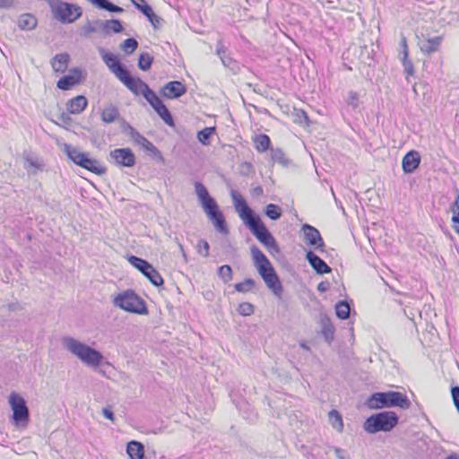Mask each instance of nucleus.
<instances>
[{
	"mask_svg": "<svg viewBox=\"0 0 459 459\" xmlns=\"http://www.w3.org/2000/svg\"><path fill=\"white\" fill-rule=\"evenodd\" d=\"M126 131L130 135L131 139L137 144L145 147L146 149H149L150 147H152V143L147 140L143 135H142L139 132H137L134 127H132L130 125H126Z\"/></svg>",
	"mask_w": 459,
	"mask_h": 459,
	"instance_id": "nucleus-25",
	"label": "nucleus"
},
{
	"mask_svg": "<svg viewBox=\"0 0 459 459\" xmlns=\"http://www.w3.org/2000/svg\"><path fill=\"white\" fill-rule=\"evenodd\" d=\"M214 132H215V127H213V126L205 127L197 133V139L202 144L209 145L210 138Z\"/></svg>",
	"mask_w": 459,
	"mask_h": 459,
	"instance_id": "nucleus-36",
	"label": "nucleus"
},
{
	"mask_svg": "<svg viewBox=\"0 0 459 459\" xmlns=\"http://www.w3.org/2000/svg\"><path fill=\"white\" fill-rule=\"evenodd\" d=\"M65 152L75 164L96 175L106 172V168L96 159L91 158L87 152H82L71 145H65Z\"/></svg>",
	"mask_w": 459,
	"mask_h": 459,
	"instance_id": "nucleus-5",
	"label": "nucleus"
},
{
	"mask_svg": "<svg viewBox=\"0 0 459 459\" xmlns=\"http://www.w3.org/2000/svg\"><path fill=\"white\" fill-rule=\"evenodd\" d=\"M144 99L148 101L150 105L155 104L157 100L160 99L156 93L149 88V86L146 87L143 93L142 94Z\"/></svg>",
	"mask_w": 459,
	"mask_h": 459,
	"instance_id": "nucleus-50",
	"label": "nucleus"
},
{
	"mask_svg": "<svg viewBox=\"0 0 459 459\" xmlns=\"http://www.w3.org/2000/svg\"><path fill=\"white\" fill-rule=\"evenodd\" d=\"M247 226L255 236V238L268 248L271 254L273 252H279V248L274 238L269 232L264 224L261 221L259 217H256L253 221H249Z\"/></svg>",
	"mask_w": 459,
	"mask_h": 459,
	"instance_id": "nucleus-8",
	"label": "nucleus"
},
{
	"mask_svg": "<svg viewBox=\"0 0 459 459\" xmlns=\"http://www.w3.org/2000/svg\"><path fill=\"white\" fill-rule=\"evenodd\" d=\"M126 453L129 459H143L144 455L143 446L137 441H130L127 444Z\"/></svg>",
	"mask_w": 459,
	"mask_h": 459,
	"instance_id": "nucleus-26",
	"label": "nucleus"
},
{
	"mask_svg": "<svg viewBox=\"0 0 459 459\" xmlns=\"http://www.w3.org/2000/svg\"><path fill=\"white\" fill-rule=\"evenodd\" d=\"M442 41V37L437 36L434 38H423L420 42V48L425 55H429L438 50Z\"/></svg>",
	"mask_w": 459,
	"mask_h": 459,
	"instance_id": "nucleus-19",
	"label": "nucleus"
},
{
	"mask_svg": "<svg viewBox=\"0 0 459 459\" xmlns=\"http://www.w3.org/2000/svg\"><path fill=\"white\" fill-rule=\"evenodd\" d=\"M129 263L137 268L154 286L163 284V279L155 268L147 261L134 255L128 258Z\"/></svg>",
	"mask_w": 459,
	"mask_h": 459,
	"instance_id": "nucleus-10",
	"label": "nucleus"
},
{
	"mask_svg": "<svg viewBox=\"0 0 459 459\" xmlns=\"http://www.w3.org/2000/svg\"><path fill=\"white\" fill-rule=\"evenodd\" d=\"M70 56L67 53H60L56 55L52 61L51 66L56 73H64L68 66Z\"/></svg>",
	"mask_w": 459,
	"mask_h": 459,
	"instance_id": "nucleus-21",
	"label": "nucleus"
},
{
	"mask_svg": "<svg viewBox=\"0 0 459 459\" xmlns=\"http://www.w3.org/2000/svg\"><path fill=\"white\" fill-rule=\"evenodd\" d=\"M329 421L332 427L338 431H342L343 423L342 419L340 413L336 410H332L328 413Z\"/></svg>",
	"mask_w": 459,
	"mask_h": 459,
	"instance_id": "nucleus-34",
	"label": "nucleus"
},
{
	"mask_svg": "<svg viewBox=\"0 0 459 459\" xmlns=\"http://www.w3.org/2000/svg\"><path fill=\"white\" fill-rule=\"evenodd\" d=\"M110 159L117 165L133 167L135 163V157L128 148L116 149L110 152Z\"/></svg>",
	"mask_w": 459,
	"mask_h": 459,
	"instance_id": "nucleus-13",
	"label": "nucleus"
},
{
	"mask_svg": "<svg viewBox=\"0 0 459 459\" xmlns=\"http://www.w3.org/2000/svg\"><path fill=\"white\" fill-rule=\"evenodd\" d=\"M96 25L100 28V30L108 34L109 32L119 33L123 30V26L118 20L110 21H96Z\"/></svg>",
	"mask_w": 459,
	"mask_h": 459,
	"instance_id": "nucleus-22",
	"label": "nucleus"
},
{
	"mask_svg": "<svg viewBox=\"0 0 459 459\" xmlns=\"http://www.w3.org/2000/svg\"><path fill=\"white\" fill-rule=\"evenodd\" d=\"M195 195L198 198V201L205 199L206 197L211 196L206 189L205 186L200 182L195 183Z\"/></svg>",
	"mask_w": 459,
	"mask_h": 459,
	"instance_id": "nucleus-45",
	"label": "nucleus"
},
{
	"mask_svg": "<svg viewBox=\"0 0 459 459\" xmlns=\"http://www.w3.org/2000/svg\"><path fill=\"white\" fill-rule=\"evenodd\" d=\"M178 245L179 251L181 252L182 255H183L184 257H186V253H185V250H184V248H183V246H182L180 243H178Z\"/></svg>",
	"mask_w": 459,
	"mask_h": 459,
	"instance_id": "nucleus-63",
	"label": "nucleus"
},
{
	"mask_svg": "<svg viewBox=\"0 0 459 459\" xmlns=\"http://www.w3.org/2000/svg\"><path fill=\"white\" fill-rule=\"evenodd\" d=\"M270 143V138L266 134H260L255 138V149L259 152H264L268 150Z\"/></svg>",
	"mask_w": 459,
	"mask_h": 459,
	"instance_id": "nucleus-35",
	"label": "nucleus"
},
{
	"mask_svg": "<svg viewBox=\"0 0 459 459\" xmlns=\"http://www.w3.org/2000/svg\"><path fill=\"white\" fill-rule=\"evenodd\" d=\"M99 54L100 55L103 62L108 67L110 72L112 73L117 67H119L121 65L117 59V56L112 53H108L105 48H100L98 49Z\"/></svg>",
	"mask_w": 459,
	"mask_h": 459,
	"instance_id": "nucleus-23",
	"label": "nucleus"
},
{
	"mask_svg": "<svg viewBox=\"0 0 459 459\" xmlns=\"http://www.w3.org/2000/svg\"><path fill=\"white\" fill-rule=\"evenodd\" d=\"M138 47V42L134 39H126L120 45V48L127 55L132 54Z\"/></svg>",
	"mask_w": 459,
	"mask_h": 459,
	"instance_id": "nucleus-42",
	"label": "nucleus"
},
{
	"mask_svg": "<svg viewBox=\"0 0 459 459\" xmlns=\"http://www.w3.org/2000/svg\"><path fill=\"white\" fill-rule=\"evenodd\" d=\"M100 30V28L96 25V22L93 23L88 22L85 25L81 28L80 33L83 37H87L88 35Z\"/></svg>",
	"mask_w": 459,
	"mask_h": 459,
	"instance_id": "nucleus-48",
	"label": "nucleus"
},
{
	"mask_svg": "<svg viewBox=\"0 0 459 459\" xmlns=\"http://www.w3.org/2000/svg\"><path fill=\"white\" fill-rule=\"evenodd\" d=\"M402 62L404 67V71L407 74L411 75L413 74V65L411 61L408 59V57H404V56H402Z\"/></svg>",
	"mask_w": 459,
	"mask_h": 459,
	"instance_id": "nucleus-53",
	"label": "nucleus"
},
{
	"mask_svg": "<svg viewBox=\"0 0 459 459\" xmlns=\"http://www.w3.org/2000/svg\"><path fill=\"white\" fill-rule=\"evenodd\" d=\"M420 161V155L417 152L411 151L408 152L403 159V169L405 173L413 172L419 166Z\"/></svg>",
	"mask_w": 459,
	"mask_h": 459,
	"instance_id": "nucleus-18",
	"label": "nucleus"
},
{
	"mask_svg": "<svg viewBox=\"0 0 459 459\" xmlns=\"http://www.w3.org/2000/svg\"><path fill=\"white\" fill-rule=\"evenodd\" d=\"M186 89L185 85L178 82L173 81L166 83L162 90L161 94L168 99H176L185 94Z\"/></svg>",
	"mask_w": 459,
	"mask_h": 459,
	"instance_id": "nucleus-16",
	"label": "nucleus"
},
{
	"mask_svg": "<svg viewBox=\"0 0 459 459\" xmlns=\"http://www.w3.org/2000/svg\"><path fill=\"white\" fill-rule=\"evenodd\" d=\"M125 86L137 96L142 95L148 85L140 78L132 77Z\"/></svg>",
	"mask_w": 459,
	"mask_h": 459,
	"instance_id": "nucleus-28",
	"label": "nucleus"
},
{
	"mask_svg": "<svg viewBox=\"0 0 459 459\" xmlns=\"http://www.w3.org/2000/svg\"><path fill=\"white\" fill-rule=\"evenodd\" d=\"M334 452H335L336 456H337L339 459H345V458L343 457V455H342V450H341L340 448H335V449H334Z\"/></svg>",
	"mask_w": 459,
	"mask_h": 459,
	"instance_id": "nucleus-62",
	"label": "nucleus"
},
{
	"mask_svg": "<svg viewBox=\"0 0 459 459\" xmlns=\"http://www.w3.org/2000/svg\"><path fill=\"white\" fill-rule=\"evenodd\" d=\"M93 5L111 13H122L123 8L112 4L108 0H88Z\"/></svg>",
	"mask_w": 459,
	"mask_h": 459,
	"instance_id": "nucleus-31",
	"label": "nucleus"
},
{
	"mask_svg": "<svg viewBox=\"0 0 459 459\" xmlns=\"http://www.w3.org/2000/svg\"><path fill=\"white\" fill-rule=\"evenodd\" d=\"M8 403L13 411V420L15 425L25 427L29 421V409L26 405L24 398L12 392L8 396Z\"/></svg>",
	"mask_w": 459,
	"mask_h": 459,
	"instance_id": "nucleus-6",
	"label": "nucleus"
},
{
	"mask_svg": "<svg viewBox=\"0 0 459 459\" xmlns=\"http://www.w3.org/2000/svg\"><path fill=\"white\" fill-rule=\"evenodd\" d=\"M37 25V19L30 13L22 14L18 19V26L22 30H30Z\"/></svg>",
	"mask_w": 459,
	"mask_h": 459,
	"instance_id": "nucleus-29",
	"label": "nucleus"
},
{
	"mask_svg": "<svg viewBox=\"0 0 459 459\" xmlns=\"http://www.w3.org/2000/svg\"><path fill=\"white\" fill-rule=\"evenodd\" d=\"M347 104L353 108H356L359 105V94L355 91H350L346 100Z\"/></svg>",
	"mask_w": 459,
	"mask_h": 459,
	"instance_id": "nucleus-51",
	"label": "nucleus"
},
{
	"mask_svg": "<svg viewBox=\"0 0 459 459\" xmlns=\"http://www.w3.org/2000/svg\"><path fill=\"white\" fill-rule=\"evenodd\" d=\"M196 250L201 255L207 257L210 250L208 242L204 239H199L196 244Z\"/></svg>",
	"mask_w": 459,
	"mask_h": 459,
	"instance_id": "nucleus-49",
	"label": "nucleus"
},
{
	"mask_svg": "<svg viewBox=\"0 0 459 459\" xmlns=\"http://www.w3.org/2000/svg\"><path fill=\"white\" fill-rule=\"evenodd\" d=\"M118 109L113 105L105 107L100 114L101 119L105 123L114 122L118 117Z\"/></svg>",
	"mask_w": 459,
	"mask_h": 459,
	"instance_id": "nucleus-30",
	"label": "nucleus"
},
{
	"mask_svg": "<svg viewBox=\"0 0 459 459\" xmlns=\"http://www.w3.org/2000/svg\"><path fill=\"white\" fill-rule=\"evenodd\" d=\"M139 1L144 3V0ZM132 2L134 4L136 8H138L148 18L151 23H153V18H155L157 22L161 20L158 15H156L153 13L152 7L149 4H144L143 6H139V4H137L134 0H132Z\"/></svg>",
	"mask_w": 459,
	"mask_h": 459,
	"instance_id": "nucleus-33",
	"label": "nucleus"
},
{
	"mask_svg": "<svg viewBox=\"0 0 459 459\" xmlns=\"http://www.w3.org/2000/svg\"><path fill=\"white\" fill-rule=\"evenodd\" d=\"M151 106L167 125L173 126V118L160 99H159L155 104H152Z\"/></svg>",
	"mask_w": 459,
	"mask_h": 459,
	"instance_id": "nucleus-24",
	"label": "nucleus"
},
{
	"mask_svg": "<svg viewBox=\"0 0 459 459\" xmlns=\"http://www.w3.org/2000/svg\"><path fill=\"white\" fill-rule=\"evenodd\" d=\"M112 303L115 307L129 313L136 315L148 314V309L144 300L131 290H127L115 295L113 297Z\"/></svg>",
	"mask_w": 459,
	"mask_h": 459,
	"instance_id": "nucleus-3",
	"label": "nucleus"
},
{
	"mask_svg": "<svg viewBox=\"0 0 459 459\" xmlns=\"http://www.w3.org/2000/svg\"><path fill=\"white\" fill-rule=\"evenodd\" d=\"M54 17L63 23H72L82 15L81 8L75 4L56 0L51 6Z\"/></svg>",
	"mask_w": 459,
	"mask_h": 459,
	"instance_id": "nucleus-7",
	"label": "nucleus"
},
{
	"mask_svg": "<svg viewBox=\"0 0 459 459\" xmlns=\"http://www.w3.org/2000/svg\"><path fill=\"white\" fill-rule=\"evenodd\" d=\"M87 103V99L82 95H79L68 100L66 108L71 114H80L85 109Z\"/></svg>",
	"mask_w": 459,
	"mask_h": 459,
	"instance_id": "nucleus-20",
	"label": "nucleus"
},
{
	"mask_svg": "<svg viewBox=\"0 0 459 459\" xmlns=\"http://www.w3.org/2000/svg\"><path fill=\"white\" fill-rule=\"evenodd\" d=\"M224 52H225V50H224L223 46L219 45V46L217 47L216 53H217V55H219V56H221V59L222 64H223L224 65H227L226 61H225V60H224V58L221 56V53H224Z\"/></svg>",
	"mask_w": 459,
	"mask_h": 459,
	"instance_id": "nucleus-60",
	"label": "nucleus"
},
{
	"mask_svg": "<svg viewBox=\"0 0 459 459\" xmlns=\"http://www.w3.org/2000/svg\"><path fill=\"white\" fill-rule=\"evenodd\" d=\"M255 286V281L252 279H246L242 282L235 284V290L241 293H247L251 291Z\"/></svg>",
	"mask_w": 459,
	"mask_h": 459,
	"instance_id": "nucleus-41",
	"label": "nucleus"
},
{
	"mask_svg": "<svg viewBox=\"0 0 459 459\" xmlns=\"http://www.w3.org/2000/svg\"><path fill=\"white\" fill-rule=\"evenodd\" d=\"M114 75L124 84L126 85L129 80L132 78L129 72L124 68L122 65L117 67L116 70L112 72Z\"/></svg>",
	"mask_w": 459,
	"mask_h": 459,
	"instance_id": "nucleus-39",
	"label": "nucleus"
},
{
	"mask_svg": "<svg viewBox=\"0 0 459 459\" xmlns=\"http://www.w3.org/2000/svg\"><path fill=\"white\" fill-rule=\"evenodd\" d=\"M401 46L403 48L402 56H404V57H408L409 52H408V46L406 38L403 35L401 39Z\"/></svg>",
	"mask_w": 459,
	"mask_h": 459,
	"instance_id": "nucleus-56",
	"label": "nucleus"
},
{
	"mask_svg": "<svg viewBox=\"0 0 459 459\" xmlns=\"http://www.w3.org/2000/svg\"><path fill=\"white\" fill-rule=\"evenodd\" d=\"M450 211L452 212V216L459 215V195L457 194L455 201L450 205Z\"/></svg>",
	"mask_w": 459,
	"mask_h": 459,
	"instance_id": "nucleus-54",
	"label": "nucleus"
},
{
	"mask_svg": "<svg viewBox=\"0 0 459 459\" xmlns=\"http://www.w3.org/2000/svg\"><path fill=\"white\" fill-rule=\"evenodd\" d=\"M24 167L33 175H36L38 170L42 169V165L40 163L29 158L25 160Z\"/></svg>",
	"mask_w": 459,
	"mask_h": 459,
	"instance_id": "nucleus-46",
	"label": "nucleus"
},
{
	"mask_svg": "<svg viewBox=\"0 0 459 459\" xmlns=\"http://www.w3.org/2000/svg\"><path fill=\"white\" fill-rule=\"evenodd\" d=\"M251 254L256 269L260 268L261 264L264 266H267L269 264H271L267 257L263 254V252L258 247H252Z\"/></svg>",
	"mask_w": 459,
	"mask_h": 459,
	"instance_id": "nucleus-32",
	"label": "nucleus"
},
{
	"mask_svg": "<svg viewBox=\"0 0 459 459\" xmlns=\"http://www.w3.org/2000/svg\"><path fill=\"white\" fill-rule=\"evenodd\" d=\"M306 256L309 264L317 273L324 274L331 272L328 264L312 251H308Z\"/></svg>",
	"mask_w": 459,
	"mask_h": 459,
	"instance_id": "nucleus-17",
	"label": "nucleus"
},
{
	"mask_svg": "<svg viewBox=\"0 0 459 459\" xmlns=\"http://www.w3.org/2000/svg\"><path fill=\"white\" fill-rule=\"evenodd\" d=\"M152 63V56L148 53H143L140 55L138 60V66L143 71H147L150 69Z\"/></svg>",
	"mask_w": 459,
	"mask_h": 459,
	"instance_id": "nucleus-40",
	"label": "nucleus"
},
{
	"mask_svg": "<svg viewBox=\"0 0 459 459\" xmlns=\"http://www.w3.org/2000/svg\"><path fill=\"white\" fill-rule=\"evenodd\" d=\"M398 422V417L394 411H383L368 417L363 423V429L369 434L379 431L392 430Z\"/></svg>",
	"mask_w": 459,
	"mask_h": 459,
	"instance_id": "nucleus-4",
	"label": "nucleus"
},
{
	"mask_svg": "<svg viewBox=\"0 0 459 459\" xmlns=\"http://www.w3.org/2000/svg\"><path fill=\"white\" fill-rule=\"evenodd\" d=\"M238 311L242 316H249L254 312V307L250 303H242L238 306Z\"/></svg>",
	"mask_w": 459,
	"mask_h": 459,
	"instance_id": "nucleus-52",
	"label": "nucleus"
},
{
	"mask_svg": "<svg viewBox=\"0 0 459 459\" xmlns=\"http://www.w3.org/2000/svg\"><path fill=\"white\" fill-rule=\"evenodd\" d=\"M230 196L236 212L246 225L257 217L238 192L231 190Z\"/></svg>",
	"mask_w": 459,
	"mask_h": 459,
	"instance_id": "nucleus-12",
	"label": "nucleus"
},
{
	"mask_svg": "<svg viewBox=\"0 0 459 459\" xmlns=\"http://www.w3.org/2000/svg\"><path fill=\"white\" fill-rule=\"evenodd\" d=\"M446 459H459V457L456 455H450Z\"/></svg>",
	"mask_w": 459,
	"mask_h": 459,
	"instance_id": "nucleus-64",
	"label": "nucleus"
},
{
	"mask_svg": "<svg viewBox=\"0 0 459 459\" xmlns=\"http://www.w3.org/2000/svg\"><path fill=\"white\" fill-rule=\"evenodd\" d=\"M82 71L78 68H74L69 71L67 75L61 77L56 85L61 90L68 91L80 83Z\"/></svg>",
	"mask_w": 459,
	"mask_h": 459,
	"instance_id": "nucleus-14",
	"label": "nucleus"
},
{
	"mask_svg": "<svg viewBox=\"0 0 459 459\" xmlns=\"http://www.w3.org/2000/svg\"><path fill=\"white\" fill-rule=\"evenodd\" d=\"M366 405L371 410L385 407H399L406 410L410 408L411 402L405 394L399 392H378L367 399Z\"/></svg>",
	"mask_w": 459,
	"mask_h": 459,
	"instance_id": "nucleus-2",
	"label": "nucleus"
},
{
	"mask_svg": "<svg viewBox=\"0 0 459 459\" xmlns=\"http://www.w3.org/2000/svg\"><path fill=\"white\" fill-rule=\"evenodd\" d=\"M264 213L271 220L276 221L281 216V209L276 204H270L265 206Z\"/></svg>",
	"mask_w": 459,
	"mask_h": 459,
	"instance_id": "nucleus-37",
	"label": "nucleus"
},
{
	"mask_svg": "<svg viewBox=\"0 0 459 459\" xmlns=\"http://www.w3.org/2000/svg\"><path fill=\"white\" fill-rule=\"evenodd\" d=\"M327 288H328L327 284H325V282H321L317 286V290L320 292H324L327 290Z\"/></svg>",
	"mask_w": 459,
	"mask_h": 459,
	"instance_id": "nucleus-61",
	"label": "nucleus"
},
{
	"mask_svg": "<svg viewBox=\"0 0 459 459\" xmlns=\"http://www.w3.org/2000/svg\"><path fill=\"white\" fill-rule=\"evenodd\" d=\"M301 230L304 235V241L307 245L315 247L316 248H319L324 246L320 233L315 227L304 224Z\"/></svg>",
	"mask_w": 459,
	"mask_h": 459,
	"instance_id": "nucleus-15",
	"label": "nucleus"
},
{
	"mask_svg": "<svg viewBox=\"0 0 459 459\" xmlns=\"http://www.w3.org/2000/svg\"><path fill=\"white\" fill-rule=\"evenodd\" d=\"M102 414L105 418L110 420H114V413L109 408H103Z\"/></svg>",
	"mask_w": 459,
	"mask_h": 459,
	"instance_id": "nucleus-58",
	"label": "nucleus"
},
{
	"mask_svg": "<svg viewBox=\"0 0 459 459\" xmlns=\"http://www.w3.org/2000/svg\"><path fill=\"white\" fill-rule=\"evenodd\" d=\"M452 228L459 234V215L452 216Z\"/></svg>",
	"mask_w": 459,
	"mask_h": 459,
	"instance_id": "nucleus-57",
	"label": "nucleus"
},
{
	"mask_svg": "<svg viewBox=\"0 0 459 459\" xmlns=\"http://www.w3.org/2000/svg\"><path fill=\"white\" fill-rule=\"evenodd\" d=\"M205 215L213 223L215 229L220 232H225V221L223 214L220 212L219 206L212 197H206L199 201Z\"/></svg>",
	"mask_w": 459,
	"mask_h": 459,
	"instance_id": "nucleus-9",
	"label": "nucleus"
},
{
	"mask_svg": "<svg viewBox=\"0 0 459 459\" xmlns=\"http://www.w3.org/2000/svg\"><path fill=\"white\" fill-rule=\"evenodd\" d=\"M15 0H0V8H10L14 4Z\"/></svg>",
	"mask_w": 459,
	"mask_h": 459,
	"instance_id": "nucleus-59",
	"label": "nucleus"
},
{
	"mask_svg": "<svg viewBox=\"0 0 459 459\" xmlns=\"http://www.w3.org/2000/svg\"><path fill=\"white\" fill-rule=\"evenodd\" d=\"M219 277L224 281L229 282L232 279V270L230 265H222L218 269Z\"/></svg>",
	"mask_w": 459,
	"mask_h": 459,
	"instance_id": "nucleus-43",
	"label": "nucleus"
},
{
	"mask_svg": "<svg viewBox=\"0 0 459 459\" xmlns=\"http://www.w3.org/2000/svg\"><path fill=\"white\" fill-rule=\"evenodd\" d=\"M271 158L274 162H278L282 165L287 164V160L285 159V155L281 149H272L271 150Z\"/></svg>",
	"mask_w": 459,
	"mask_h": 459,
	"instance_id": "nucleus-47",
	"label": "nucleus"
},
{
	"mask_svg": "<svg viewBox=\"0 0 459 459\" xmlns=\"http://www.w3.org/2000/svg\"><path fill=\"white\" fill-rule=\"evenodd\" d=\"M452 397L455 407L459 411V386H455L451 390Z\"/></svg>",
	"mask_w": 459,
	"mask_h": 459,
	"instance_id": "nucleus-55",
	"label": "nucleus"
},
{
	"mask_svg": "<svg viewBox=\"0 0 459 459\" xmlns=\"http://www.w3.org/2000/svg\"><path fill=\"white\" fill-rule=\"evenodd\" d=\"M195 195L198 198V201L205 199L206 197L211 196L206 189L205 186L200 182L195 183Z\"/></svg>",
	"mask_w": 459,
	"mask_h": 459,
	"instance_id": "nucleus-44",
	"label": "nucleus"
},
{
	"mask_svg": "<svg viewBox=\"0 0 459 459\" xmlns=\"http://www.w3.org/2000/svg\"><path fill=\"white\" fill-rule=\"evenodd\" d=\"M336 316L341 319H346L350 316V306L345 301H340L335 307Z\"/></svg>",
	"mask_w": 459,
	"mask_h": 459,
	"instance_id": "nucleus-38",
	"label": "nucleus"
},
{
	"mask_svg": "<svg viewBox=\"0 0 459 459\" xmlns=\"http://www.w3.org/2000/svg\"><path fill=\"white\" fill-rule=\"evenodd\" d=\"M62 343L66 351L90 368H96L102 363L104 357L99 351L75 338L65 336Z\"/></svg>",
	"mask_w": 459,
	"mask_h": 459,
	"instance_id": "nucleus-1",
	"label": "nucleus"
},
{
	"mask_svg": "<svg viewBox=\"0 0 459 459\" xmlns=\"http://www.w3.org/2000/svg\"><path fill=\"white\" fill-rule=\"evenodd\" d=\"M257 271L267 288L270 289L276 297L280 298L282 292V286L272 264H269L267 266L261 264Z\"/></svg>",
	"mask_w": 459,
	"mask_h": 459,
	"instance_id": "nucleus-11",
	"label": "nucleus"
},
{
	"mask_svg": "<svg viewBox=\"0 0 459 459\" xmlns=\"http://www.w3.org/2000/svg\"><path fill=\"white\" fill-rule=\"evenodd\" d=\"M320 324L322 328V334L325 342L330 343L333 339V325H332L330 319L325 316H321Z\"/></svg>",
	"mask_w": 459,
	"mask_h": 459,
	"instance_id": "nucleus-27",
	"label": "nucleus"
}]
</instances>
